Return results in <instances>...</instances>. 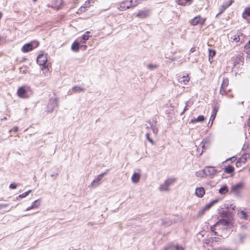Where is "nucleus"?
Masks as SVG:
<instances>
[{"mask_svg": "<svg viewBox=\"0 0 250 250\" xmlns=\"http://www.w3.org/2000/svg\"><path fill=\"white\" fill-rule=\"evenodd\" d=\"M231 224L230 222L226 219H221L215 224L210 227V230L213 232L214 235L224 236V231H227L230 229Z\"/></svg>", "mask_w": 250, "mask_h": 250, "instance_id": "f257e3e1", "label": "nucleus"}, {"mask_svg": "<svg viewBox=\"0 0 250 250\" xmlns=\"http://www.w3.org/2000/svg\"><path fill=\"white\" fill-rule=\"evenodd\" d=\"M31 91V90L29 86L27 85L22 86L18 88L17 95L21 98H28L29 97L28 94Z\"/></svg>", "mask_w": 250, "mask_h": 250, "instance_id": "f03ea898", "label": "nucleus"}, {"mask_svg": "<svg viewBox=\"0 0 250 250\" xmlns=\"http://www.w3.org/2000/svg\"><path fill=\"white\" fill-rule=\"evenodd\" d=\"M39 45V43L37 42H32L24 44L21 48V51L24 53H27L34 48H36Z\"/></svg>", "mask_w": 250, "mask_h": 250, "instance_id": "7ed1b4c3", "label": "nucleus"}, {"mask_svg": "<svg viewBox=\"0 0 250 250\" xmlns=\"http://www.w3.org/2000/svg\"><path fill=\"white\" fill-rule=\"evenodd\" d=\"M106 174V172H104L98 175L91 183L90 186L92 188H95L99 186L102 183V178Z\"/></svg>", "mask_w": 250, "mask_h": 250, "instance_id": "20e7f679", "label": "nucleus"}, {"mask_svg": "<svg viewBox=\"0 0 250 250\" xmlns=\"http://www.w3.org/2000/svg\"><path fill=\"white\" fill-rule=\"evenodd\" d=\"M174 179H168L164 181L159 187V190L160 191H167L169 187L175 182Z\"/></svg>", "mask_w": 250, "mask_h": 250, "instance_id": "39448f33", "label": "nucleus"}, {"mask_svg": "<svg viewBox=\"0 0 250 250\" xmlns=\"http://www.w3.org/2000/svg\"><path fill=\"white\" fill-rule=\"evenodd\" d=\"M58 102L57 99H50L47 105L48 111L52 112L55 108L58 107Z\"/></svg>", "mask_w": 250, "mask_h": 250, "instance_id": "423d86ee", "label": "nucleus"}, {"mask_svg": "<svg viewBox=\"0 0 250 250\" xmlns=\"http://www.w3.org/2000/svg\"><path fill=\"white\" fill-rule=\"evenodd\" d=\"M217 200L212 201L209 203L205 205V206L201 208L198 212L197 215L199 216L203 215L206 211L208 210L214 204L217 203Z\"/></svg>", "mask_w": 250, "mask_h": 250, "instance_id": "0eeeda50", "label": "nucleus"}, {"mask_svg": "<svg viewBox=\"0 0 250 250\" xmlns=\"http://www.w3.org/2000/svg\"><path fill=\"white\" fill-rule=\"evenodd\" d=\"M243 186L244 184L242 182L237 183L231 187V191L235 195H239Z\"/></svg>", "mask_w": 250, "mask_h": 250, "instance_id": "6e6552de", "label": "nucleus"}, {"mask_svg": "<svg viewBox=\"0 0 250 250\" xmlns=\"http://www.w3.org/2000/svg\"><path fill=\"white\" fill-rule=\"evenodd\" d=\"M205 21V19L200 16H196L192 19L190 23L193 25H203Z\"/></svg>", "mask_w": 250, "mask_h": 250, "instance_id": "1a4fd4ad", "label": "nucleus"}, {"mask_svg": "<svg viewBox=\"0 0 250 250\" xmlns=\"http://www.w3.org/2000/svg\"><path fill=\"white\" fill-rule=\"evenodd\" d=\"M47 61V57L46 54H40L37 59V63L40 65H44Z\"/></svg>", "mask_w": 250, "mask_h": 250, "instance_id": "9d476101", "label": "nucleus"}, {"mask_svg": "<svg viewBox=\"0 0 250 250\" xmlns=\"http://www.w3.org/2000/svg\"><path fill=\"white\" fill-rule=\"evenodd\" d=\"M178 81L182 84L186 85L190 80V77L188 75H179L177 76Z\"/></svg>", "mask_w": 250, "mask_h": 250, "instance_id": "9b49d317", "label": "nucleus"}, {"mask_svg": "<svg viewBox=\"0 0 250 250\" xmlns=\"http://www.w3.org/2000/svg\"><path fill=\"white\" fill-rule=\"evenodd\" d=\"M205 170L207 176L211 177L216 174L217 170L212 167H205Z\"/></svg>", "mask_w": 250, "mask_h": 250, "instance_id": "f8f14e48", "label": "nucleus"}, {"mask_svg": "<svg viewBox=\"0 0 250 250\" xmlns=\"http://www.w3.org/2000/svg\"><path fill=\"white\" fill-rule=\"evenodd\" d=\"M92 37V34L90 31L85 32L81 37L78 38V41L80 43H84L85 42L88 40L90 37Z\"/></svg>", "mask_w": 250, "mask_h": 250, "instance_id": "ddd939ff", "label": "nucleus"}, {"mask_svg": "<svg viewBox=\"0 0 250 250\" xmlns=\"http://www.w3.org/2000/svg\"><path fill=\"white\" fill-rule=\"evenodd\" d=\"M232 0H230L229 1L224 2L221 6L219 8V12L216 15L217 17L219 15L222 14L228 7H229L232 3Z\"/></svg>", "mask_w": 250, "mask_h": 250, "instance_id": "4468645a", "label": "nucleus"}, {"mask_svg": "<svg viewBox=\"0 0 250 250\" xmlns=\"http://www.w3.org/2000/svg\"><path fill=\"white\" fill-rule=\"evenodd\" d=\"M131 7L130 3L129 1L125 0L122 2L120 3V6L118 7V9L121 11L125 10L130 7Z\"/></svg>", "mask_w": 250, "mask_h": 250, "instance_id": "2eb2a0df", "label": "nucleus"}, {"mask_svg": "<svg viewBox=\"0 0 250 250\" xmlns=\"http://www.w3.org/2000/svg\"><path fill=\"white\" fill-rule=\"evenodd\" d=\"M185 250L184 248L180 246L178 244L174 245V244H170L167 247H166L164 250Z\"/></svg>", "mask_w": 250, "mask_h": 250, "instance_id": "dca6fc26", "label": "nucleus"}, {"mask_svg": "<svg viewBox=\"0 0 250 250\" xmlns=\"http://www.w3.org/2000/svg\"><path fill=\"white\" fill-rule=\"evenodd\" d=\"M242 16L248 22L250 23V20L248 17H250V7H246L242 13Z\"/></svg>", "mask_w": 250, "mask_h": 250, "instance_id": "f3484780", "label": "nucleus"}, {"mask_svg": "<svg viewBox=\"0 0 250 250\" xmlns=\"http://www.w3.org/2000/svg\"><path fill=\"white\" fill-rule=\"evenodd\" d=\"M40 205H41V204H40V199L36 200L34 201L33 202H32L31 205L30 206L27 207L26 208L25 210L28 211V210H31V209L37 208H39Z\"/></svg>", "mask_w": 250, "mask_h": 250, "instance_id": "a211bd4d", "label": "nucleus"}, {"mask_svg": "<svg viewBox=\"0 0 250 250\" xmlns=\"http://www.w3.org/2000/svg\"><path fill=\"white\" fill-rule=\"evenodd\" d=\"M195 194L198 197L201 198L205 195V190L203 187L197 188L195 189Z\"/></svg>", "mask_w": 250, "mask_h": 250, "instance_id": "6ab92c4d", "label": "nucleus"}, {"mask_svg": "<svg viewBox=\"0 0 250 250\" xmlns=\"http://www.w3.org/2000/svg\"><path fill=\"white\" fill-rule=\"evenodd\" d=\"M141 178V175L137 172H134L131 177V182L133 184H137L139 182Z\"/></svg>", "mask_w": 250, "mask_h": 250, "instance_id": "aec40b11", "label": "nucleus"}, {"mask_svg": "<svg viewBox=\"0 0 250 250\" xmlns=\"http://www.w3.org/2000/svg\"><path fill=\"white\" fill-rule=\"evenodd\" d=\"M250 154L247 153H245L242 155V156L238 159V161L236 162V166L237 164H240L241 163H245L247 160L249 158Z\"/></svg>", "mask_w": 250, "mask_h": 250, "instance_id": "412c9836", "label": "nucleus"}, {"mask_svg": "<svg viewBox=\"0 0 250 250\" xmlns=\"http://www.w3.org/2000/svg\"><path fill=\"white\" fill-rule=\"evenodd\" d=\"M217 111H218V108H216L215 106H214L213 107L211 115V116L210 118V121H211L210 126L212 125L213 122L216 117Z\"/></svg>", "mask_w": 250, "mask_h": 250, "instance_id": "4be33fe9", "label": "nucleus"}, {"mask_svg": "<svg viewBox=\"0 0 250 250\" xmlns=\"http://www.w3.org/2000/svg\"><path fill=\"white\" fill-rule=\"evenodd\" d=\"M149 15L147 11H140L137 14L136 16L141 18H145Z\"/></svg>", "mask_w": 250, "mask_h": 250, "instance_id": "5701e85b", "label": "nucleus"}, {"mask_svg": "<svg viewBox=\"0 0 250 250\" xmlns=\"http://www.w3.org/2000/svg\"><path fill=\"white\" fill-rule=\"evenodd\" d=\"M205 118L203 115H199L197 118L192 119L189 123H194L195 122H203L205 121Z\"/></svg>", "mask_w": 250, "mask_h": 250, "instance_id": "b1692460", "label": "nucleus"}, {"mask_svg": "<svg viewBox=\"0 0 250 250\" xmlns=\"http://www.w3.org/2000/svg\"><path fill=\"white\" fill-rule=\"evenodd\" d=\"M79 44L77 41H75L72 44L71 49L74 52H78L80 49Z\"/></svg>", "mask_w": 250, "mask_h": 250, "instance_id": "393cba45", "label": "nucleus"}, {"mask_svg": "<svg viewBox=\"0 0 250 250\" xmlns=\"http://www.w3.org/2000/svg\"><path fill=\"white\" fill-rule=\"evenodd\" d=\"M238 214L240 218L245 220L248 219L247 212L244 210L239 211L238 212Z\"/></svg>", "mask_w": 250, "mask_h": 250, "instance_id": "a878e982", "label": "nucleus"}, {"mask_svg": "<svg viewBox=\"0 0 250 250\" xmlns=\"http://www.w3.org/2000/svg\"><path fill=\"white\" fill-rule=\"evenodd\" d=\"M195 175L197 177L200 178H204L207 176L205 168L202 170L197 171L195 173Z\"/></svg>", "mask_w": 250, "mask_h": 250, "instance_id": "bb28decb", "label": "nucleus"}, {"mask_svg": "<svg viewBox=\"0 0 250 250\" xmlns=\"http://www.w3.org/2000/svg\"><path fill=\"white\" fill-rule=\"evenodd\" d=\"M229 85V80L228 78H224L222 81V83L221 85V87L222 88L227 89Z\"/></svg>", "mask_w": 250, "mask_h": 250, "instance_id": "cd10ccee", "label": "nucleus"}, {"mask_svg": "<svg viewBox=\"0 0 250 250\" xmlns=\"http://www.w3.org/2000/svg\"><path fill=\"white\" fill-rule=\"evenodd\" d=\"M72 90L75 93L84 92L85 89L80 86H75L72 88Z\"/></svg>", "mask_w": 250, "mask_h": 250, "instance_id": "c85d7f7f", "label": "nucleus"}, {"mask_svg": "<svg viewBox=\"0 0 250 250\" xmlns=\"http://www.w3.org/2000/svg\"><path fill=\"white\" fill-rule=\"evenodd\" d=\"M234 169L233 167L229 166L224 168V171L227 173L230 174L234 171Z\"/></svg>", "mask_w": 250, "mask_h": 250, "instance_id": "c756f323", "label": "nucleus"}, {"mask_svg": "<svg viewBox=\"0 0 250 250\" xmlns=\"http://www.w3.org/2000/svg\"><path fill=\"white\" fill-rule=\"evenodd\" d=\"M156 123H155V124H152L150 125V128L152 130V132L155 135H157L158 134V129L156 125H155Z\"/></svg>", "mask_w": 250, "mask_h": 250, "instance_id": "7c9ffc66", "label": "nucleus"}, {"mask_svg": "<svg viewBox=\"0 0 250 250\" xmlns=\"http://www.w3.org/2000/svg\"><path fill=\"white\" fill-rule=\"evenodd\" d=\"M228 188L226 186H223L219 190V192L221 194H226L228 192Z\"/></svg>", "mask_w": 250, "mask_h": 250, "instance_id": "2f4dec72", "label": "nucleus"}, {"mask_svg": "<svg viewBox=\"0 0 250 250\" xmlns=\"http://www.w3.org/2000/svg\"><path fill=\"white\" fill-rule=\"evenodd\" d=\"M230 40L236 42H239L240 41L239 35L238 34L233 35L230 37Z\"/></svg>", "mask_w": 250, "mask_h": 250, "instance_id": "473e14b6", "label": "nucleus"}, {"mask_svg": "<svg viewBox=\"0 0 250 250\" xmlns=\"http://www.w3.org/2000/svg\"><path fill=\"white\" fill-rule=\"evenodd\" d=\"M215 53L216 52L215 50L208 49L209 61H210V59L212 58L215 56Z\"/></svg>", "mask_w": 250, "mask_h": 250, "instance_id": "72a5a7b5", "label": "nucleus"}, {"mask_svg": "<svg viewBox=\"0 0 250 250\" xmlns=\"http://www.w3.org/2000/svg\"><path fill=\"white\" fill-rule=\"evenodd\" d=\"M244 51L246 53L250 52V41L245 45Z\"/></svg>", "mask_w": 250, "mask_h": 250, "instance_id": "f704fd0d", "label": "nucleus"}, {"mask_svg": "<svg viewBox=\"0 0 250 250\" xmlns=\"http://www.w3.org/2000/svg\"><path fill=\"white\" fill-rule=\"evenodd\" d=\"M31 192V190H29L19 195V198H22L26 197L30 192Z\"/></svg>", "mask_w": 250, "mask_h": 250, "instance_id": "c9c22d12", "label": "nucleus"}, {"mask_svg": "<svg viewBox=\"0 0 250 250\" xmlns=\"http://www.w3.org/2000/svg\"><path fill=\"white\" fill-rule=\"evenodd\" d=\"M182 217L181 216L177 215V216H176L174 217V219H173V222L174 223H178V222L182 221Z\"/></svg>", "mask_w": 250, "mask_h": 250, "instance_id": "e433bc0d", "label": "nucleus"}, {"mask_svg": "<svg viewBox=\"0 0 250 250\" xmlns=\"http://www.w3.org/2000/svg\"><path fill=\"white\" fill-rule=\"evenodd\" d=\"M157 66H158L157 65L155 64H152V63L148 64L147 66L148 69H149V70H151L156 68L157 67Z\"/></svg>", "mask_w": 250, "mask_h": 250, "instance_id": "4c0bfd02", "label": "nucleus"}, {"mask_svg": "<svg viewBox=\"0 0 250 250\" xmlns=\"http://www.w3.org/2000/svg\"><path fill=\"white\" fill-rule=\"evenodd\" d=\"M146 138L147 139V140L152 145L154 144V141H153V140L150 138V133L147 132L146 133Z\"/></svg>", "mask_w": 250, "mask_h": 250, "instance_id": "58836bf2", "label": "nucleus"}, {"mask_svg": "<svg viewBox=\"0 0 250 250\" xmlns=\"http://www.w3.org/2000/svg\"><path fill=\"white\" fill-rule=\"evenodd\" d=\"M86 9L84 8L83 6H82L78 10L77 13L78 14H82V13L85 12Z\"/></svg>", "mask_w": 250, "mask_h": 250, "instance_id": "ea45409f", "label": "nucleus"}, {"mask_svg": "<svg viewBox=\"0 0 250 250\" xmlns=\"http://www.w3.org/2000/svg\"><path fill=\"white\" fill-rule=\"evenodd\" d=\"M220 94H221L222 95H227V92L226 91V89L220 87Z\"/></svg>", "mask_w": 250, "mask_h": 250, "instance_id": "a19ab883", "label": "nucleus"}, {"mask_svg": "<svg viewBox=\"0 0 250 250\" xmlns=\"http://www.w3.org/2000/svg\"><path fill=\"white\" fill-rule=\"evenodd\" d=\"M208 143V140L207 139H204L203 141L201 142L200 144V146L204 148L206 145V144Z\"/></svg>", "mask_w": 250, "mask_h": 250, "instance_id": "79ce46f5", "label": "nucleus"}, {"mask_svg": "<svg viewBox=\"0 0 250 250\" xmlns=\"http://www.w3.org/2000/svg\"><path fill=\"white\" fill-rule=\"evenodd\" d=\"M57 2L59 4V5L57 6V9H60L62 5L63 4V0H57Z\"/></svg>", "mask_w": 250, "mask_h": 250, "instance_id": "37998d69", "label": "nucleus"}, {"mask_svg": "<svg viewBox=\"0 0 250 250\" xmlns=\"http://www.w3.org/2000/svg\"><path fill=\"white\" fill-rule=\"evenodd\" d=\"M187 1H185V0H178V3L181 5H185Z\"/></svg>", "mask_w": 250, "mask_h": 250, "instance_id": "c03bdc74", "label": "nucleus"}, {"mask_svg": "<svg viewBox=\"0 0 250 250\" xmlns=\"http://www.w3.org/2000/svg\"><path fill=\"white\" fill-rule=\"evenodd\" d=\"M17 187V185L15 183H12L10 185L9 188L11 189H15Z\"/></svg>", "mask_w": 250, "mask_h": 250, "instance_id": "a18cd8bd", "label": "nucleus"}, {"mask_svg": "<svg viewBox=\"0 0 250 250\" xmlns=\"http://www.w3.org/2000/svg\"><path fill=\"white\" fill-rule=\"evenodd\" d=\"M42 70L44 71V72H47L49 71V69L47 66L44 65L42 67Z\"/></svg>", "mask_w": 250, "mask_h": 250, "instance_id": "49530a36", "label": "nucleus"}, {"mask_svg": "<svg viewBox=\"0 0 250 250\" xmlns=\"http://www.w3.org/2000/svg\"><path fill=\"white\" fill-rule=\"evenodd\" d=\"M248 147H249V144L247 143H245L242 148V150H245Z\"/></svg>", "mask_w": 250, "mask_h": 250, "instance_id": "de8ad7c7", "label": "nucleus"}, {"mask_svg": "<svg viewBox=\"0 0 250 250\" xmlns=\"http://www.w3.org/2000/svg\"><path fill=\"white\" fill-rule=\"evenodd\" d=\"M80 48L83 50H85L87 49V46L86 45H82L81 46L80 45Z\"/></svg>", "mask_w": 250, "mask_h": 250, "instance_id": "09e8293b", "label": "nucleus"}, {"mask_svg": "<svg viewBox=\"0 0 250 250\" xmlns=\"http://www.w3.org/2000/svg\"><path fill=\"white\" fill-rule=\"evenodd\" d=\"M221 214L223 216H226V214H227V212H226V211H225V210H222V211H221Z\"/></svg>", "mask_w": 250, "mask_h": 250, "instance_id": "8fccbe9b", "label": "nucleus"}, {"mask_svg": "<svg viewBox=\"0 0 250 250\" xmlns=\"http://www.w3.org/2000/svg\"><path fill=\"white\" fill-rule=\"evenodd\" d=\"M195 50H196L195 47H192V48L190 49V50L189 52H190V53H193V52H194V51H195Z\"/></svg>", "mask_w": 250, "mask_h": 250, "instance_id": "3c124183", "label": "nucleus"}, {"mask_svg": "<svg viewBox=\"0 0 250 250\" xmlns=\"http://www.w3.org/2000/svg\"><path fill=\"white\" fill-rule=\"evenodd\" d=\"M12 130L14 131V132H17L18 130V127L17 126H15L13 128Z\"/></svg>", "mask_w": 250, "mask_h": 250, "instance_id": "603ef678", "label": "nucleus"}, {"mask_svg": "<svg viewBox=\"0 0 250 250\" xmlns=\"http://www.w3.org/2000/svg\"><path fill=\"white\" fill-rule=\"evenodd\" d=\"M247 54V59L250 61V52L246 53Z\"/></svg>", "mask_w": 250, "mask_h": 250, "instance_id": "864d4df0", "label": "nucleus"}, {"mask_svg": "<svg viewBox=\"0 0 250 250\" xmlns=\"http://www.w3.org/2000/svg\"><path fill=\"white\" fill-rule=\"evenodd\" d=\"M7 206V204H1L0 207L1 208H4Z\"/></svg>", "mask_w": 250, "mask_h": 250, "instance_id": "5fc2aeb1", "label": "nucleus"}, {"mask_svg": "<svg viewBox=\"0 0 250 250\" xmlns=\"http://www.w3.org/2000/svg\"><path fill=\"white\" fill-rule=\"evenodd\" d=\"M187 110V106H186L183 111L182 112V113L181 114H183L184 113V112H185Z\"/></svg>", "mask_w": 250, "mask_h": 250, "instance_id": "6e6d98bb", "label": "nucleus"}, {"mask_svg": "<svg viewBox=\"0 0 250 250\" xmlns=\"http://www.w3.org/2000/svg\"><path fill=\"white\" fill-rule=\"evenodd\" d=\"M177 59L176 57H174V58H171V60L172 61H175L177 60Z\"/></svg>", "mask_w": 250, "mask_h": 250, "instance_id": "4d7b16f0", "label": "nucleus"}, {"mask_svg": "<svg viewBox=\"0 0 250 250\" xmlns=\"http://www.w3.org/2000/svg\"><path fill=\"white\" fill-rule=\"evenodd\" d=\"M233 159H234V160H235V159H234V157H231V158H229V159H228L226 160V161H228V160H233Z\"/></svg>", "mask_w": 250, "mask_h": 250, "instance_id": "13d9d810", "label": "nucleus"}, {"mask_svg": "<svg viewBox=\"0 0 250 250\" xmlns=\"http://www.w3.org/2000/svg\"><path fill=\"white\" fill-rule=\"evenodd\" d=\"M185 1H187V2H190L192 1V0H185Z\"/></svg>", "mask_w": 250, "mask_h": 250, "instance_id": "bf43d9fd", "label": "nucleus"}, {"mask_svg": "<svg viewBox=\"0 0 250 250\" xmlns=\"http://www.w3.org/2000/svg\"><path fill=\"white\" fill-rule=\"evenodd\" d=\"M227 95L228 96V97H230V98H232V97H233V96H232V95H231L229 96V95L227 94Z\"/></svg>", "mask_w": 250, "mask_h": 250, "instance_id": "052dcab7", "label": "nucleus"}, {"mask_svg": "<svg viewBox=\"0 0 250 250\" xmlns=\"http://www.w3.org/2000/svg\"><path fill=\"white\" fill-rule=\"evenodd\" d=\"M2 120H7V118L6 117H5Z\"/></svg>", "mask_w": 250, "mask_h": 250, "instance_id": "680f3d73", "label": "nucleus"}, {"mask_svg": "<svg viewBox=\"0 0 250 250\" xmlns=\"http://www.w3.org/2000/svg\"><path fill=\"white\" fill-rule=\"evenodd\" d=\"M211 121H209L208 125H211Z\"/></svg>", "mask_w": 250, "mask_h": 250, "instance_id": "e2e57ef3", "label": "nucleus"}, {"mask_svg": "<svg viewBox=\"0 0 250 250\" xmlns=\"http://www.w3.org/2000/svg\"><path fill=\"white\" fill-rule=\"evenodd\" d=\"M34 2H36L37 0H33Z\"/></svg>", "mask_w": 250, "mask_h": 250, "instance_id": "0e129e2a", "label": "nucleus"}, {"mask_svg": "<svg viewBox=\"0 0 250 250\" xmlns=\"http://www.w3.org/2000/svg\"><path fill=\"white\" fill-rule=\"evenodd\" d=\"M227 233H226V234H225V235H225V236H227Z\"/></svg>", "mask_w": 250, "mask_h": 250, "instance_id": "69168bd1", "label": "nucleus"}]
</instances>
